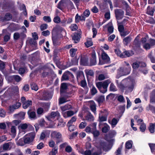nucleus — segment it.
<instances>
[{
  "mask_svg": "<svg viewBox=\"0 0 155 155\" xmlns=\"http://www.w3.org/2000/svg\"><path fill=\"white\" fill-rule=\"evenodd\" d=\"M111 82L110 79H108L104 81L97 83L96 86L101 93H104L107 91L108 85Z\"/></svg>",
  "mask_w": 155,
  "mask_h": 155,
  "instance_id": "f257e3e1",
  "label": "nucleus"
},
{
  "mask_svg": "<svg viewBox=\"0 0 155 155\" xmlns=\"http://www.w3.org/2000/svg\"><path fill=\"white\" fill-rule=\"evenodd\" d=\"M126 82V91L131 92L134 88L136 85L135 80L134 79H127L124 80V82Z\"/></svg>",
  "mask_w": 155,
  "mask_h": 155,
  "instance_id": "f03ea898",
  "label": "nucleus"
},
{
  "mask_svg": "<svg viewBox=\"0 0 155 155\" xmlns=\"http://www.w3.org/2000/svg\"><path fill=\"white\" fill-rule=\"evenodd\" d=\"M19 93V88L17 86H13L8 88L5 93L7 94L12 96L13 95L17 94Z\"/></svg>",
  "mask_w": 155,
  "mask_h": 155,
  "instance_id": "7ed1b4c3",
  "label": "nucleus"
},
{
  "mask_svg": "<svg viewBox=\"0 0 155 155\" xmlns=\"http://www.w3.org/2000/svg\"><path fill=\"white\" fill-rule=\"evenodd\" d=\"M35 134L34 133H30L26 135L24 138V142L25 143H29L31 142L34 138Z\"/></svg>",
  "mask_w": 155,
  "mask_h": 155,
  "instance_id": "20e7f679",
  "label": "nucleus"
},
{
  "mask_svg": "<svg viewBox=\"0 0 155 155\" xmlns=\"http://www.w3.org/2000/svg\"><path fill=\"white\" fill-rule=\"evenodd\" d=\"M102 61L99 60V64H102L104 63H108L110 61V58L107 54L104 52H103L101 54Z\"/></svg>",
  "mask_w": 155,
  "mask_h": 155,
  "instance_id": "39448f33",
  "label": "nucleus"
},
{
  "mask_svg": "<svg viewBox=\"0 0 155 155\" xmlns=\"http://www.w3.org/2000/svg\"><path fill=\"white\" fill-rule=\"evenodd\" d=\"M131 70L130 67H126L120 68L119 69L121 73V76L126 75L129 74Z\"/></svg>",
  "mask_w": 155,
  "mask_h": 155,
  "instance_id": "423d86ee",
  "label": "nucleus"
},
{
  "mask_svg": "<svg viewBox=\"0 0 155 155\" xmlns=\"http://www.w3.org/2000/svg\"><path fill=\"white\" fill-rule=\"evenodd\" d=\"M60 116V115L58 112H52L51 114L47 117V119L49 120L52 121L55 118H58Z\"/></svg>",
  "mask_w": 155,
  "mask_h": 155,
  "instance_id": "0eeeda50",
  "label": "nucleus"
},
{
  "mask_svg": "<svg viewBox=\"0 0 155 155\" xmlns=\"http://www.w3.org/2000/svg\"><path fill=\"white\" fill-rule=\"evenodd\" d=\"M116 19L120 20L122 19L124 16V12L120 9H117L115 11Z\"/></svg>",
  "mask_w": 155,
  "mask_h": 155,
  "instance_id": "6e6552de",
  "label": "nucleus"
},
{
  "mask_svg": "<svg viewBox=\"0 0 155 155\" xmlns=\"http://www.w3.org/2000/svg\"><path fill=\"white\" fill-rule=\"evenodd\" d=\"M91 64V65H95L96 64V53L93 50L91 54V57L90 58Z\"/></svg>",
  "mask_w": 155,
  "mask_h": 155,
  "instance_id": "1a4fd4ad",
  "label": "nucleus"
},
{
  "mask_svg": "<svg viewBox=\"0 0 155 155\" xmlns=\"http://www.w3.org/2000/svg\"><path fill=\"white\" fill-rule=\"evenodd\" d=\"M26 37V35L23 33H19L18 32H16L13 35L14 38L15 40H18L19 38L22 39Z\"/></svg>",
  "mask_w": 155,
  "mask_h": 155,
  "instance_id": "9d476101",
  "label": "nucleus"
},
{
  "mask_svg": "<svg viewBox=\"0 0 155 155\" xmlns=\"http://www.w3.org/2000/svg\"><path fill=\"white\" fill-rule=\"evenodd\" d=\"M66 0H61L58 3L57 7L61 10L66 8L67 5Z\"/></svg>",
  "mask_w": 155,
  "mask_h": 155,
  "instance_id": "9b49d317",
  "label": "nucleus"
},
{
  "mask_svg": "<svg viewBox=\"0 0 155 155\" xmlns=\"http://www.w3.org/2000/svg\"><path fill=\"white\" fill-rule=\"evenodd\" d=\"M29 125V124L26 123L20 124L18 127V129L20 132H22L24 133L23 134H25Z\"/></svg>",
  "mask_w": 155,
  "mask_h": 155,
  "instance_id": "f8f14e48",
  "label": "nucleus"
},
{
  "mask_svg": "<svg viewBox=\"0 0 155 155\" xmlns=\"http://www.w3.org/2000/svg\"><path fill=\"white\" fill-rule=\"evenodd\" d=\"M78 111V110H75L74 112L72 110H68L67 112H63L62 114L64 118H66L73 116L74 114L76 113Z\"/></svg>",
  "mask_w": 155,
  "mask_h": 155,
  "instance_id": "ddd939ff",
  "label": "nucleus"
},
{
  "mask_svg": "<svg viewBox=\"0 0 155 155\" xmlns=\"http://www.w3.org/2000/svg\"><path fill=\"white\" fill-rule=\"evenodd\" d=\"M51 137L53 138H55L57 139H60L61 138L62 135L60 132L56 131L52 132Z\"/></svg>",
  "mask_w": 155,
  "mask_h": 155,
  "instance_id": "4468645a",
  "label": "nucleus"
},
{
  "mask_svg": "<svg viewBox=\"0 0 155 155\" xmlns=\"http://www.w3.org/2000/svg\"><path fill=\"white\" fill-rule=\"evenodd\" d=\"M21 105V104L20 102L17 103L16 104L10 106L9 107V110L11 112H13L14 110L19 108Z\"/></svg>",
  "mask_w": 155,
  "mask_h": 155,
  "instance_id": "2eb2a0df",
  "label": "nucleus"
},
{
  "mask_svg": "<svg viewBox=\"0 0 155 155\" xmlns=\"http://www.w3.org/2000/svg\"><path fill=\"white\" fill-rule=\"evenodd\" d=\"M52 97L51 94L47 91H45L43 92V100H48Z\"/></svg>",
  "mask_w": 155,
  "mask_h": 155,
  "instance_id": "dca6fc26",
  "label": "nucleus"
},
{
  "mask_svg": "<svg viewBox=\"0 0 155 155\" xmlns=\"http://www.w3.org/2000/svg\"><path fill=\"white\" fill-rule=\"evenodd\" d=\"M81 32H79V33H75L72 37V39L75 43H77L80 40Z\"/></svg>",
  "mask_w": 155,
  "mask_h": 155,
  "instance_id": "f3484780",
  "label": "nucleus"
},
{
  "mask_svg": "<svg viewBox=\"0 0 155 155\" xmlns=\"http://www.w3.org/2000/svg\"><path fill=\"white\" fill-rule=\"evenodd\" d=\"M124 80L122 81L120 83L118 84V87L122 91L125 90L126 91V82H124Z\"/></svg>",
  "mask_w": 155,
  "mask_h": 155,
  "instance_id": "a211bd4d",
  "label": "nucleus"
},
{
  "mask_svg": "<svg viewBox=\"0 0 155 155\" xmlns=\"http://www.w3.org/2000/svg\"><path fill=\"white\" fill-rule=\"evenodd\" d=\"M60 108L62 111L72 109V107L71 105L69 104H66L64 106L61 107Z\"/></svg>",
  "mask_w": 155,
  "mask_h": 155,
  "instance_id": "6ab92c4d",
  "label": "nucleus"
},
{
  "mask_svg": "<svg viewBox=\"0 0 155 155\" xmlns=\"http://www.w3.org/2000/svg\"><path fill=\"white\" fill-rule=\"evenodd\" d=\"M147 56L152 63H155V58L152 51L150 52Z\"/></svg>",
  "mask_w": 155,
  "mask_h": 155,
  "instance_id": "aec40b11",
  "label": "nucleus"
},
{
  "mask_svg": "<svg viewBox=\"0 0 155 155\" xmlns=\"http://www.w3.org/2000/svg\"><path fill=\"white\" fill-rule=\"evenodd\" d=\"M131 40L132 38L130 36H128L123 39V43L124 45H127L130 43Z\"/></svg>",
  "mask_w": 155,
  "mask_h": 155,
  "instance_id": "412c9836",
  "label": "nucleus"
},
{
  "mask_svg": "<svg viewBox=\"0 0 155 155\" xmlns=\"http://www.w3.org/2000/svg\"><path fill=\"white\" fill-rule=\"evenodd\" d=\"M32 102L31 101H27L23 104V107L24 109H26L32 105Z\"/></svg>",
  "mask_w": 155,
  "mask_h": 155,
  "instance_id": "4be33fe9",
  "label": "nucleus"
},
{
  "mask_svg": "<svg viewBox=\"0 0 155 155\" xmlns=\"http://www.w3.org/2000/svg\"><path fill=\"white\" fill-rule=\"evenodd\" d=\"M28 113L30 118L34 119H35L37 118L36 114L35 112L29 111H28Z\"/></svg>",
  "mask_w": 155,
  "mask_h": 155,
  "instance_id": "5701e85b",
  "label": "nucleus"
},
{
  "mask_svg": "<svg viewBox=\"0 0 155 155\" xmlns=\"http://www.w3.org/2000/svg\"><path fill=\"white\" fill-rule=\"evenodd\" d=\"M20 9L21 11H22V13L25 16L27 15V13L25 5L24 4L21 5L20 7Z\"/></svg>",
  "mask_w": 155,
  "mask_h": 155,
  "instance_id": "b1692460",
  "label": "nucleus"
},
{
  "mask_svg": "<svg viewBox=\"0 0 155 155\" xmlns=\"http://www.w3.org/2000/svg\"><path fill=\"white\" fill-rule=\"evenodd\" d=\"M133 54V51H125L123 52V55L124 56V58L126 57H129L132 56Z\"/></svg>",
  "mask_w": 155,
  "mask_h": 155,
  "instance_id": "393cba45",
  "label": "nucleus"
},
{
  "mask_svg": "<svg viewBox=\"0 0 155 155\" xmlns=\"http://www.w3.org/2000/svg\"><path fill=\"white\" fill-rule=\"evenodd\" d=\"M90 107L91 111L93 112L94 114L96 113V104L94 102L92 101L91 102Z\"/></svg>",
  "mask_w": 155,
  "mask_h": 155,
  "instance_id": "a878e982",
  "label": "nucleus"
},
{
  "mask_svg": "<svg viewBox=\"0 0 155 155\" xmlns=\"http://www.w3.org/2000/svg\"><path fill=\"white\" fill-rule=\"evenodd\" d=\"M86 120L88 121H92L94 120V117L90 113H88L85 117Z\"/></svg>",
  "mask_w": 155,
  "mask_h": 155,
  "instance_id": "bb28decb",
  "label": "nucleus"
},
{
  "mask_svg": "<svg viewBox=\"0 0 155 155\" xmlns=\"http://www.w3.org/2000/svg\"><path fill=\"white\" fill-rule=\"evenodd\" d=\"M77 49L75 48H72L70 49L69 51V53L70 56L72 57H74L75 56Z\"/></svg>",
  "mask_w": 155,
  "mask_h": 155,
  "instance_id": "cd10ccee",
  "label": "nucleus"
},
{
  "mask_svg": "<svg viewBox=\"0 0 155 155\" xmlns=\"http://www.w3.org/2000/svg\"><path fill=\"white\" fill-rule=\"evenodd\" d=\"M85 72L87 77L89 76H93L94 75V73L91 70H85Z\"/></svg>",
  "mask_w": 155,
  "mask_h": 155,
  "instance_id": "c85d7f7f",
  "label": "nucleus"
},
{
  "mask_svg": "<svg viewBox=\"0 0 155 155\" xmlns=\"http://www.w3.org/2000/svg\"><path fill=\"white\" fill-rule=\"evenodd\" d=\"M67 5L68 8L70 9L71 10L74 8V7L73 2L70 0H67Z\"/></svg>",
  "mask_w": 155,
  "mask_h": 155,
  "instance_id": "c756f323",
  "label": "nucleus"
},
{
  "mask_svg": "<svg viewBox=\"0 0 155 155\" xmlns=\"http://www.w3.org/2000/svg\"><path fill=\"white\" fill-rule=\"evenodd\" d=\"M107 25L108 26V32L111 33L113 32L114 30V28L112 25V23L111 22L109 23Z\"/></svg>",
  "mask_w": 155,
  "mask_h": 155,
  "instance_id": "7c9ffc66",
  "label": "nucleus"
},
{
  "mask_svg": "<svg viewBox=\"0 0 155 155\" xmlns=\"http://www.w3.org/2000/svg\"><path fill=\"white\" fill-rule=\"evenodd\" d=\"M155 127V123L154 124L150 123V124L149 128L150 132L151 133H153L154 132V128Z\"/></svg>",
  "mask_w": 155,
  "mask_h": 155,
  "instance_id": "2f4dec72",
  "label": "nucleus"
},
{
  "mask_svg": "<svg viewBox=\"0 0 155 155\" xmlns=\"http://www.w3.org/2000/svg\"><path fill=\"white\" fill-rule=\"evenodd\" d=\"M67 98L66 97H60L59 99V104H62L68 101L67 99Z\"/></svg>",
  "mask_w": 155,
  "mask_h": 155,
  "instance_id": "473e14b6",
  "label": "nucleus"
},
{
  "mask_svg": "<svg viewBox=\"0 0 155 155\" xmlns=\"http://www.w3.org/2000/svg\"><path fill=\"white\" fill-rule=\"evenodd\" d=\"M132 146V141L129 140L127 141L125 144V147L126 149H129L131 148Z\"/></svg>",
  "mask_w": 155,
  "mask_h": 155,
  "instance_id": "72a5a7b5",
  "label": "nucleus"
},
{
  "mask_svg": "<svg viewBox=\"0 0 155 155\" xmlns=\"http://www.w3.org/2000/svg\"><path fill=\"white\" fill-rule=\"evenodd\" d=\"M75 19L76 22H78L80 20H84L85 18L83 16H80L78 15V14H77L75 16Z\"/></svg>",
  "mask_w": 155,
  "mask_h": 155,
  "instance_id": "f704fd0d",
  "label": "nucleus"
},
{
  "mask_svg": "<svg viewBox=\"0 0 155 155\" xmlns=\"http://www.w3.org/2000/svg\"><path fill=\"white\" fill-rule=\"evenodd\" d=\"M53 43L54 45L57 46L59 45L60 43V41L57 38H52Z\"/></svg>",
  "mask_w": 155,
  "mask_h": 155,
  "instance_id": "c9c22d12",
  "label": "nucleus"
},
{
  "mask_svg": "<svg viewBox=\"0 0 155 155\" xmlns=\"http://www.w3.org/2000/svg\"><path fill=\"white\" fill-rule=\"evenodd\" d=\"M12 18V15L9 13H7L6 14L4 19H2L1 20L3 21H9Z\"/></svg>",
  "mask_w": 155,
  "mask_h": 155,
  "instance_id": "e433bc0d",
  "label": "nucleus"
},
{
  "mask_svg": "<svg viewBox=\"0 0 155 155\" xmlns=\"http://www.w3.org/2000/svg\"><path fill=\"white\" fill-rule=\"evenodd\" d=\"M115 52L117 56L122 58H124V56L123 55V53H121V51L119 49H115Z\"/></svg>",
  "mask_w": 155,
  "mask_h": 155,
  "instance_id": "4c0bfd02",
  "label": "nucleus"
},
{
  "mask_svg": "<svg viewBox=\"0 0 155 155\" xmlns=\"http://www.w3.org/2000/svg\"><path fill=\"white\" fill-rule=\"evenodd\" d=\"M67 88V85L65 83H62L61 85V92H63Z\"/></svg>",
  "mask_w": 155,
  "mask_h": 155,
  "instance_id": "58836bf2",
  "label": "nucleus"
},
{
  "mask_svg": "<svg viewBox=\"0 0 155 155\" xmlns=\"http://www.w3.org/2000/svg\"><path fill=\"white\" fill-rule=\"evenodd\" d=\"M146 109L148 110H150L153 113H155V107L149 104V106L147 107Z\"/></svg>",
  "mask_w": 155,
  "mask_h": 155,
  "instance_id": "ea45409f",
  "label": "nucleus"
},
{
  "mask_svg": "<svg viewBox=\"0 0 155 155\" xmlns=\"http://www.w3.org/2000/svg\"><path fill=\"white\" fill-rule=\"evenodd\" d=\"M118 121L117 119L114 118L112 119L111 123H110L113 127H114L117 124Z\"/></svg>",
  "mask_w": 155,
  "mask_h": 155,
  "instance_id": "a19ab883",
  "label": "nucleus"
},
{
  "mask_svg": "<svg viewBox=\"0 0 155 155\" xmlns=\"http://www.w3.org/2000/svg\"><path fill=\"white\" fill-rule=\"evenodd\" d=\"M81 153L84 155H91V151L89 150H86L85 151L82 150L81 152Z\"/></svg>",
  "mask_w": 155,
  "mask_h": 155,
  "instance_id": "79ce46f5",
  "label": "nucleus"
},
{
  "mask_svg": "<svg viewBox=\"0 0 155 155\" xmlns=\"http://www.w3.org/2000/svg\"><path fill=\"white\" fill-rule=\"evenodd\" d=\"M149 145L150 148L151 152L153 153L155 150V144L149 143Z\"/></svg>",
  "mask_w": 155,
  "mask_h": 155,
  "instance_id": "37998d69",
  "label": "nucleus"
},
{
  "mask_svg": "<svg viewBox=\"0 0 155 155\" xmlns=\"http://www.w3.org/2000/svg\"><path fill=\"white\" fill-rule=\"evenodd\" d=\"M87 125V123L85 122H81L79 126V128L81 129H83L85 128Z\"/></svg>",
  "mask_w": 155,
  "mask_h": 155,
  "instance_id": "c03bdc74",
  "label": "nucleus"
},
{
  "mask_svg": "<svg viewBox=\"0 0 155 155\" xmlns=\"http://www.w3.org/2000/svg\"><path fill=\"white\" fill-rule=\"evenodd\" d=\"M70 28L72 31H75L78 28L77 25L74 24L71 25Z\"/></svg>",
  "mask_w": 155,
  "mask_h": 155,
  "instance_id": "a18cd8bd",
  "label": "nucleus"
},
{
  "mask_svg": "<svg viewBox=\"0 0 155 155\" xmlns=\"http://www.w3.org/2000/svg\"><path fill=\"white\" fill-rule=\"evenodd\" d=\"M105 100L104 97V96H100L97 99V101L99 103H101L104 101Z\"/></svg>",
  "mask_w": 155,
  "mask_h": 155,
  "instance_id": "49530a36",
  "label": "nucleus"
},
{
  "mask_svg": "<svg viewBox=\"0 0 155 155\" xmlns=\"http://www.w3.org/2000/svg\"><path fill=\"white\" fill-rule=\"evenodd\" d=\"M110 129V127L107 124L102 128V131L103 133H106Z\"/></svg>",
  "mask_w": 155,
  "mask_h": 155,
  "instance_id": "de8ad7c7",
  "label": "nucleus"
},
{
  "mask_svg": "<svg viewBox=\"0 0 155 155\" xmlns=\"http://www.w3.org/2000/svg\"><path fill=\"white\" fill-rule=\"evenodd\" d=\"M31 87L32 90L37 91L38 89V87L37 85L34 83H32L31 84Z\"/></svg>",
  "mask_w": 155,
  "mask_h": 155,
  "instance_id": "09e8293b",
  "label": "nucleus"
},
{
  "mask_svg": "<svg viewBox=\"0 0 155 155\" xmlns=\"http://www.w3.org/2000/svg\"><path fill=\"white\" fill-rule=\"evenodd\" d=\"M69 79V77L68 75V74L67 73H65L64 74H63L62 75L61 80L62 81H65L68 80Z\"/></svg>",
  "mask_w": 155,
  "mask_h": 155,
  "instance_id": "8fccbe9b",
  "label": "nucleus"
},
{
  "mask_svg": "<svg viewBox=\"0 0 155 155\" xmlns=\"http://www.w3.org/2000/svg\"><path fill=\"white\" fill-rule=\"evenodd\" d=\"M77 118L75 116L72 117L71 119L68 122L67 124L72 125L73 123L76 121Z\"/></svg>",
  "mask_w": 155,
  "mask_h": 155,
  "instance_id": "3c124183",
  "label": "nucleus"
},
{
  "mask_svg": "<svg viewBox=\"0 0 155 155\" xmlns=\"http://www.w3.org/2000/svg\"><path fill=\"white\" fill-rule=\"evenodd\" d=\"M121 24V23L118 24V29L120 34L122 33V32H123L124 30V27L122 25L120 24Z\"/></svg>",
  "mask_w": 155,
  "mask_h": 155,
  "instance_id": "603ef678",
  "label": "nucleus"
},
{
  "mask_svg": "<svg viewBox=\"0 0 155 155\" xmlns=\"http://www.w3.org/2000/svg\"><path fill=\"white\" fill-rule=\"evenodd\" d=\"M154 11L152 9H150V7L148 6L147 8V13L150 15H153Z\"/></svg>",
  "mask_w": 155,
  "mask_h": 155,
  "instance_id": "864d4df0",
  "label": "nucleus"
},
{
  "mask_svg": "<svg viewBox=\"0 0 155 155\" xmlns=\"http://www.w3.org/2000/svg\"><path fill=\"white\" fill-rule=\"evenodd\" d=\"M117 100L118 101L120 102L124 103L125 102V100L124 97L121 95H119L117 97Z\"/></svg>",
  "mask_w": 155,
  "mask_h": 155,
  "instance_id": "5fc2aeb1",
  "label": "nucleus"
},
{
  "mask_svg": "<svg viewBox=\"0 0 155 155\" xmlns=\"http://www.w3.org/2000/svg\"><path fill=\"white\" fill-rule=\"evenodd\" d=\"M146 129V126L145 124L142 123L140 127V129L141 131L143 132Z\"/></svg>",
  "mask_w": 155,
  "mask_h": 155,
  "instance_id": "6e6d98bb",
  "label": "nucleus"
},
{
  "mask_svg": "<svg viewBox=\"0 0 155 155\" xmlns=\"http://www.w3.org/2000/svg\"><path fill=\"white\" fill-rule=\"evenodd\" d=\"M11 132L12 134L15 135L16 134V127L15 126H12L11 128Z\"/></svg>",
  "mask_w": 155,
  "mask_h": 155,
  "instance_id": "4d7b16f0",
  "label": "nucleus"
},
{
  "mask_svg": "<svg viewBox=\"0 0 155 155\" xmlns=\"http://www.w3.org/2000/svg\"><path fill=\"white\" fill-rule=\"evenodd\" d=\"M81 86L84 87V88H86V89L87 91L88 88L87 87V84L86 81L85 80H82L81 81Z\"/></svg>",
  "mask_w": 155,
  "mask_h": 155,
  "instance_id": "13d9d810",
  "label": "nucleus"
},
{
  "mask_svg": "<svg viewBox=\"0 0 155 155\" xmlns=\"http://www.w3.org/2000/svg\"><path fill=\"white\" fill-rule=\"evenodd\" d=\"M100 149H102L104 150L105 151H107V150L106 149V143H105L104 142H101L100 143Z\"/></svg>",
  "mask_w": 155,
  "mask_h": 155,
  "instance_id": "bf43d9fd",
  "label": "nucleus"
},
{
  "mask_svg": "<svg viewBox=\"0 0 155 155\" xmlns=\"http://www.w3.org/2000/svg\"><path fill=\"white\" fill-rule=\"evenodd\" d=\"M53 21L56 23H58L61 22V18L59 16H56L54 18Z\"/></svg>",
  "mask_w": 155,
  "mask_h": 155,
  "instance_id": "052dcab7",
  "label": "nucleus"
},
{
  "mask_svg": "<svg viewBox=\"0 0 155 155\" xmlns=\"http://www.w3.org/2000/svg\"><path fill=\"white\" fill-rule=\"evenodd\" d=\"M91 133L93 134L94 137H98L99 135V131L96 129L92 130Z\"/></svg>",
  "mask_w": 155,
  "mask_h": 155,
  "instance_id": "680f3d73",
  "label": "nucleus"
},
{
  "mask_svg": "<svg viewBox=\"0 0 155 155\" xmlns=\"http://www.w3.org/2000/svg\"><path fill=\"white\" fill-rule=\"evenodd\" d=\"M5 63L0 60V70L2 71L5 68Z\"/></svg>",
  "mask_w": 155,
  "mask_h": 155,
  "instance_id": "e2e57ef3",
  "label": "nucleus"
},
{
  "mask_svg": "<svg viewBox=\"0 0 155 155\" xmlns=\"http://www.w3.org/2000/svg\"><path fill=\"white\" fill-rule=\"evenodd\" d=\"M99 121L101 122L107 120V117L105 116H101V114H99Z\"/></svg>",
  "mask_w": 155,
  "mask_h": 155,
  "instance_id": "0e129e2a",
  "label": "nucleus"
},
{
  "mask_svg": "<svg viewBox=\"0 0 155 155\" xmlns=\"http://www.w3.org/2000/svg\"><path fill=\"white\" fill-rule=\"evenodd\" d=\"M106 78H107L104 74H99L98 77V79L99 81L103 80Z\"/></svg>",
  "mask_w": 155,
  "mask_h": 155,
  "instance_id": "69168bd1",
  "label": "nucleus"
},
{
  "mask_svg": "<svg viewBox=\"0 0 155 155\" xmlns=\"http://www.w3.org/2000/svg\"><path fill=\"white\" fill-rule=\"evenodd\" d=\"M43 20L46 22H50L51 21V18L49 16H44L43 17Z\"/></svg>",
  "mask_w": 155,
  "mask_h": 155,
  "instance_id": "338daca9",
  "label": "nucleus"
},
{
  "mask_svg": "<svg viewBox=\"0 0 155 155\" xmlns=\"http://www.w3.org/2000/svg\"><path fill=\"white\" fill-rule=\"evenodd\" d=\"M12 78L15 79V80L17 82H19L21 80V78L18 75H15L12 76Z\"/></svg>",
  "mask_w": 155,
  "mask_h": 155,
  "instance_id": "774afa93",
  "label": "nucleus"
}]
</instances>
